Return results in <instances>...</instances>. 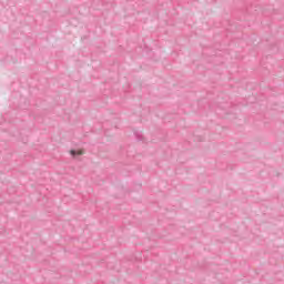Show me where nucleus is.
<instances>
[{
  "label": "nucleus",
  "instance_id": "nucleus-1",
  "mask_svg": "<svg viewBox=\"0 0 284 284\" xmlns=\"http://www.w3.org/2000/svg\"><path fill=\"white\" fill-rule=\"evenodd\" d=\"M71 154H72V156H74L75 154H83V152H81V151H74V150H71Z\"/></svg>",
  "mask_w": 284,
  "mask_h": 284
}]
</instances>
